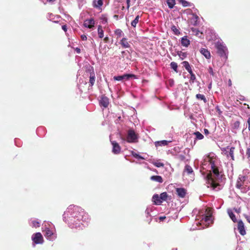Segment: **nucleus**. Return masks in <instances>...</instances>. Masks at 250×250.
<instances>
[{"mask_svg":"<svg viewBox=\"0 0 250 250\" xmlns=\"http://www.w3.org/2000/svg\"><path fill=\"white\" fill-rule=\"evenodd\" d=\"M206 214L202 215V218L201 220L202 223H206V226L208 227L210 224L212 223V211L211 208H207L206 209Z\"/></svg>","mask_w":250,"mask_h":250,"instance_id":"nucleus-1","label":"nucleus"},{"mask_svg":"<svg viewBox=\"0 0 250 250\" xmlns=\"http://www.w3.org/2000/svg\"><path fill=\"white\" fill-rule=\"evenodd\" d=\"M215 47L217 49V54L221 57H224L225 59L227 58V48L222 43L220 42H217L215 43Z\"/></svg>","mask_w":250,"mask_h":250,"instance_id":"nucleus-2","label":"nucleus"},{"mask_svg":"<svg viewBox=\"0 0 250 250\" xmlns=\"http://www.w3.org/2000/svg\"><path fill=\"white\" fill-rule=\"evenodd\" d=\"M130 78L137 79L135 75L132 74H126L123 75L114 76L113 79L115 81H127Z\"/></svg>","mask_w":250,"mask_h":250,"instance_id":"nucleus-3","label":"nucleus"},{"mask_svg":"<svg viewBox=\"0 0 250 250\" xmlns=\"http://www.w3.org/2000/svg\"><path fill=\"white\" fill-rule=\"evenodd\" d=\"M138 139L137 134L135 133L134 130H129L128 131L126 141L127 142L131 143L136 142Z\"/></svg>","mask_w":250,"mask_h":250,"instance_id":"nucleus-4","label":"nucleus"},{"mask_svg":"<svg viewBox=\"0 0 250 250\" xmlns=\"http://www.w3.org/2000/svg\"><path fill=\"white\" fill-rule=\"evenodd\" d=\"M32 240L36 244H42L43 242V238L40 232H37L32 236Z\"/></svg>","mask_w":250,"mask_h":250,"instance_id":"nucleus-5","label":"nucleus"},{"mask_svg":"<svg viewBox=\"0 0 250 250\" xmlns=\"http://www.w3.org/2000/svg\"><path fill=\"white\" fill-rule=\"evenodd\" d=\"M207 179L208 181V184L210 185V186L212 187L213 189L219 185L218 183L216 182L214 178L212 177V175L211 173H208L207 175Z\"/></svg>","mask_w":250,"mask_h":250,"instance_id":"nucleus-6","label":"nucleus"},{"mask_svg":"<svg viewBox=\"0 0 250 250\" xmlns=\"http://www.w3.org/2000/svg\"><path fill=\"white\" fill-rule=\"evenodd\" d=\"M111 142L113 146L112 152L115 154H119L121 152V148L119 144L116 141H111Z\"/></svg>","mask_w":250,"mask_h":250,"instance_id":"nucleus-7","label":"nucleus"},{"mask_svg":"<svg viewBox=\"0 0 250 250\" xmlns=\"http://www.w3.org/2000/svg\"><path fill=\"white\" fill-rule=\"evenodd\" d=\"M95 21L93 18L85 20L83 23V25L84 27L90 29L93 27Z\"/></svg>","mask_w":250,"mask_h":250,"instance_id":"nucleus-8","label":"nucleus"},{"mask_svg":"<svg viewBox=\"0 0 250 250\" xmlns=\"http://www.w3.org/2000/svg\"><path fill=\"white\" fill-rule=\"evenodd\" d=\"M109 104V99L105 96H102L100 101V105L106 108L108 107Z\"/></svg>","mask_w":250,"mask_h":250,"instance_id":"nucleus-9","label":"nucleus"},{"mask_svg":"<svg viewBox=\"0 0 250 250\" xmlns=\"http://www.w3.org/2000/svg\"><path fill=\"white\" fill-rule=\"evenodd\" d=\"M237 229L241 235H244L246 234V232L245 229L244 225L242 221L239 220L238 222Z\"/></svg>","mask_w":250,"mask_h":250,"instance_id":"nucleus-10","label":"nucleus"},{"mask_svg":"<svg viewBox=\"0 0 250 250\" xmlns=\"http://www.w3.org/2000/svg\"><path fill=\"white\" fill-rule=\"evenodd\" d=\"M246 177L245 176H242L241 177H239L237 179L236 184V187L237 188L241 189L243 186Z\"/></svg>","mask_w":250,"mask_h":250,"instance_id":"nucleus-11","label":"nucleus"},{"mask_svg":"<svg viewBox=\"0 0 250 250\" xmlns=\"http://www.w3.org/2000/svg\"><path fill=\"white\" fill-rule=\"evenodd\" d=\"M210 164L211 165V167L213 174L216 177H218L219 175V171L218 167L215 166V163L213 161L210 160Z\"/></svg>","mask_w":250,"mask_h":250,"instance_id":"nucleus-12","label":"nucleus"},{"mask_svg":"<svg viewBox=\"0 0 250 250\" xmlns=\"http://www.w3.org/2000/svg\"><path fill=\"white\" fill-rule=\"evenodd\" d=\"M178 196L180 198H184L186 194V190L184 188H177L176 189Z\"/></svg>","mask_w":250,"mask_h":250,"instance_id":"nucleus-13","label":"nucleus"},{"mask_svg":"<svg viewBox=\"0 0 250 250\" xmlns=\"http://www.w3.org/2000/svg\"><path fill=\"white\" fill-rule=\"evenodd\" d=\"M120 43L123 48H126L130 47L129 42L127 41V39L126 38H123L121 40Z\"/></svg>","mask_w":250,"mask_h":250,"instance_id":"nucleus-14","label":"nucleus"},{"mask_svg":"<svg viewBox=\"0 0 250 250\" xmlns=\"http://www.w3.org/2000/svg\"><path fill=\"white\" fill-rule=\"evenodd\" d=\"M200 52L206 59H209L210 58V53L208 49L202 48L200 49Z\"/></svg>","mask_w":250,"mask_h":250,"instance_id":"nucleus-15","label":"nucleus"},{"mask_svg":"<svg viewBox=\"0 0 250 250\" xmlns=\"http://www.w3.org/2000/svg\"><path fill=\"white\" fill-rule=\"evenodd\" d=\"M103 4V0H94L93 1V7L99 9H101V7Z\"/></svg>","mask_w":250,"mask_h":250,"instance_id":"nucleus-16","label":"nucleus"},{"mask_svg":"<svg viewBox=\"0 0 250 250\" xmlns=\"http://www.w3.org/2000/svg\"><path fill=\"white\" fill-rule=\"evenodd\" d=\"M181 44L185 47H188L190 44V41L187 36H184L181 39Z\"/></svg>","mask_w":250,"mask_h":250,"instance_id":"nucleus-17","label":"nucleus"},{"mask_svg":"<svg viewBox=\"0 0 250 250\" xmlns=\"http://www.w3.org/2000/svg\"><path fill=\"white\" fill-rule=\"evenodd\" d=\"M170 142H171V141H167L166 140L156 141L155 142V146L156 147L160 146H167L168 144V143Z\"/></svg>","mask_w":250,"mask_h":250,"instance_id":"nucleus-18","label":"nucleus"},{"mask_svg":"<svg viewBox=\"0 0 250 250\" xmlns=\"http://www.w3.org/2000/svg\"><path fill=\"white\" fill-rule=\"evenodd\" d=\"M152 199L155 205H160L162 203L158 194H154L152 197Z\"/></svg>","mask_w":250,"mask_h":250,"instance_id":"nucleus-19","label":"nucleus"},{"mask_svg":"<svg viewBox=\"0 0 250 250\" xmlns=\"http://www.w3.org/2000/svg\"><path fill=\"white\" fill-rule=\"evenodd\" d=\"M150 179L152 181L162 183L163 182V179L161 176L153 175L150 177Z\"/></svg>","mask_w":250,"mask_h":250,"instance_id":"nucleus-20","label":"nucleus"},{"mask_svg":"<svg viewBox=\"0 0 250 250\" xmlns=\"http://www.w3.org/2000/svg\"><path fill=\"white\" fill-rule=\"evenodd\" d=\"M182 63L185 69L188 72V73H191V71H192L189 62L187 61H184Z\"/></svg>","mask_w":250,"mask_h":250,"instance_id":"nucleus-21","label":"nucleus"},{"mask_svg":"<svg viewBox=\"0 0 250 250\" xmlns=\"http://www.w3.org/2000/svg\"><path fill=\"white\" fill-rule=\"evenodd\" d=\"M44 236L47 238L48 239L51 240V236L53 235V232L52 231L50 230L48 228H46L45 230Z\"/></svg>","mask_w":250,"mask_h":250,"instance_id":"nucleus-22","label":"nucleus"},{"mask_svg":"<svg viewBox=\"0 0 250 250\" xmlns=\"http://www.w3.org/2000/svg\"><path fill=\"white\" fill-rule=\"evenodd\" d=\"M185 172H187L188 174H190L193 172V170L190 166L186 165L183 171V173Z\"/></svg>","mask_w":250,"mask_h":250,"instance_id":"nucleus-23","label":"nucleus"},{"mask_svg":"<svg viewBox=\"0 0 250 250\" xmlns=\"http://www.w3.org/2000/svg\"><path fill=\"white\" fill-rule=\"evenodd\" d=\"M228 213L229 215V217L231 218V219L234 222H237V219L235 217V215L234 214V213L232 212V210L230 209H229L228 210Z\"/></svg>","mask_w":250,"mask_h":250,"instance_id":"nucleus-24","label":"nucleus"},{"mask_svg":"<svg viewBox=\"0 0 250 250\" xmlns=\"http://www.w3.org/2000/svg\"><path fill=\"white\" fill-rule=\"evenodd\" d=\"M98 34L100 38H103L104 37V30H103L102 26L100 25H99L98 27Z\"/></svg>","mask_w":250,"mask_h":250,"instance_id":"nucleus-25","label":"nucleus"},{"mask_svg":"<svg viewBox=\"0 0 250 250\" xmlns=\"http://www.w3.org/2000/svg\"><path fill=\"white\" fill-rule=\"evenodd\" d=\"M95 73H93L92 74H91V75H90L89 76V83H90V85L92 86L94 83H95Z\"/></svg>","mask_w":250,"mask_h":250,"instance_id":"nucleus-26","label":"nucleus"},{"mask_svg":"<svg viewBox=\"0 0 250 250\" xmlns=\"http://www.w3.org/2000/svg\"><path fill=\"white\" fill-rule=\"evenodd\" d=\"M196 97L198 100L203 101L204 103H206L207 102V100L204 95L201 94H197L196 95Z\"/></svg>","mask_w":250,"mask_h":250,"instance_id":"nucleus-27","label":"nucleus"},{"mask_svg":"<svg viewBox=\"0 0 250 250\" xmlns=\"http://www.w3.org/2000/svg\"><path fill=\"white\" fill-rule=\"evenodd\" d=\"M139 19H140V16L137 15L135 17V19L131 21V26H133V27H135L136 26L137 24L138 23V22L139 21Z\"/></svg>","mask_w":250,"mask_h":250,"instance_id":"nucleus-28","label":"nucleus"},{"mask_svg":"<svg viewBox=\"0 0 250 250\" xmlns=\"http://www.w3.org/2000/svg\"><path fill=\"white\" fill-rule=\"evenodd\" d=\"M193 134L196 136V140H202L204 138V136L199 131L194 132Z\"/></svg>","mask_w":250,"mask_h":250,"instance_id":"nucleus-29","label":"nucleus"},{"mask_svg":"<svg viewBox=\"0 0 250 250\" xmlns=\"http://www.w3.org/2000/svg\"><path fill=\"white\" fill-rule=\"evenodd\" d=\"M159 197H160V199L162 200V202L163 201L167 200V198L168 197V195L166 192H164L162 193L160 195Z\"/></svg>","mask_w":250,"mask_h":250,"instance_id":"nucleus-30","label":"nucleus"},{"mask_svg":"<svg viewBox=\"0 0 250 250\" xmlns=\"http://www.w3.org/2000/svg\"><path fill=\"white\" fill-rule=\"evenodd\" d=\"M115 34L117 36V38H119L124 35V33L122 30L120 29H117L115 31Z\"/></svg>","mask_w":250,"mask_h":250,"instance_id":"nucleus-31","label":"nucleus"},{"mask_svg":"<svg viewBox=\"0 0 250 250\" xmlns=\"http://www.w3.org/2000/svg\"><path fill=\"white\" fill-rule=\"evenodd\" d=\"M167 4L170 9L173 8L175 4V0H167Z\"/></svg>","mask_w":250,"mask_h":250,"instance_id":"nucleus-32","label":"nucleus"},{"mask_svg":"<svg viewBox=\"0 0 250 250\" xmlns=\"http://www.w3.org/2000/svg\"><path fill=\"white\" fill-rule=\"evenodd\" d=\"M86 71L87 73H88L90 75L93 73H95L94 68L92 66H90V65H88L86 67Z\"/></svg>","mask_w":250,"mask_h":250,"instance_id":"nucleus-33","label":"nucleus"},{"mask_svg":"<svg viewBox=\"0 0 250 250\" xmlns=\"http://www.w3.org/2000/svg\"><path fill=\"white\" fill-rule=\"evenodd\" d=\"M170 67L172 69H173L176 72H177V64L176 62H172L170 63Z\"/></svg>","mask_w":250,"mask_h":250,"instance_id":"nucleus-34","label":"nucleus"},{"mask_svg":"<svg viewBox=\"0 0 250 250\" xmlns=\"http://www.w3.org/2000/svg\"><path fill=\"white\" fill-rule=\"evenodd\" d=\"M171 29L175 35H178L180 34V32L175 25H172Z\"/></svg>","mask_w":250,"mask_h":250,"instance_id":"nucleus-35","label":"nucleus"},{"mask_svg":"<svg viewBox=\"0 0 250 250\" xmlns=\"http://www.w3.org/2000/svg\"><path fill=\"white\" fill-rule=\"evenodd\" d=\"M235 147H231L230 148L229 152V155L231 157V159L233 160H234V151Z\"/></svg>","mask_w":250,"mask_h":250,"instance_id":"nucleus-36","label":"nucleus"},{"mask_svg":"<svg viewBox=\"0 0 250 250\" xmlns=\"http://www.w3.org/2000/svg\"><path fill=\"white\" fill-rule=\"evenodd\" d=\"M190 75V83H193L194 82V81L196 79V76L193 74V72L191 71V73H189Z\"/></svg>","mask_w":250,"mask_h":250,"instance_id":"nucleus-37","label":"nucleus"},{"mask_svg":"<svg viewBox=\"0 0 250 250\" xmlns=\"http://www.w3.org/2000/svg\"><path fill=\"white\" fill-rule=\"evenodd\" d=\"M32 223L33 224V226L35 228H38L40 227V223L37 220H33L32 222Z\"/></svg>","mask_w":250,"mask_h":250,"instance_id":"nucleus-38","label":"nucleus"},{"mask_svg":"<svg viewBox=\"0 0 250 250\" xmlns=\"http://www.w3.org/2000/svg\"><path fill=\"white\" fill-rule=\"evenodd\" d=\"M154 165L157 167H163L164 166V164L161 162L155 163L154 164Z\"/></svg>","mask_w":250,"mask_h":250,"instance_id":"nucleus-39","label":"nucleus"},{"mask_svg":"<svg viewBox=\"0 0 250 250\" xmlns=\"http://www.w3.org/2000/svg\"><path fill=\"white\" fill-rule=\"evenodd\" d=\"M178 55L182 59H183L186 57V53L181 51L180 53H178Z\"/></svg>","mask_w":250,"mask_h":250,"instance_id":"nucleus-40","label":"nucleus"},{"mask_svg":"<svg viewBox=\"0 0 250 250\" xmlns=\"http://www.w3.org/2000/svg\"><path fill=\"white\" fill-rule=\"evenodd\" d=\"M122 117L121 116H119L117 119L116 121H115V123L116 124H120L122 123Z\"/></svg>","mask_w":250,"mask_h":250,"instance_id":"nucleus-41","label":"nucleus"},{"mask_svg":"<svg viewBox=\"0 0 250 250\" xmlns=\"http://www.w3.org/2000/svg\"><path fill=\"white\" fill-rule=\"evenodd\" d=\"M132 155L133 156L136 158H139V159H144V158L142 157L141 156H140V155L137 154V153H132Z\"/></svg>","mask_w":250,"mask_h":250,"instance_id":"nucleus-42","label":"nucleus"},{"mask_svg":"<svg viewBox=\"0 0 250 250\" xmlns=\"http://www.w3.org/2000/svg\"><path fill=\"white\" fill-rule=\"evenodd\" d=\"M208 72L210 74H211V75L213 76L214 73H213V69L212 68V67H209V68H208Z\"/></svg>","mask_w":250,"mask_h":250,"instance_id":"nucleus-43","label":"nucleus"},{"mask_svg":"<svg viewBox=\"0 0 250 250\" xmlns=\"http://www.w3.org/2000/svg\"><path fill=\"white\" fill-rule=\"evenodd\" d=\"M188 2L185 0L182 1V4L184 6H187L188 5Z\"/></svg>","mask_w":250,"mask_h":250,"instance_id":"nucleus-44","label":"nucleus"},{"mask_svg":"<svg viewBox=\"0 0 250 250\" xmlns=\"http://www.w3.org/2000/svg\"><path fill=\"white\" fill-rule=\"evenodd\" d=\"M216 111L218 112L219 115H221L222 113V111H221L220 109L218 106H217L216 108Z\"/></svg>","mask_w":250,"mask_h":250,"instance_id":"nucleus-45","label":"nucleus"},{"mask_svg":"<svg viewBox=\"0 0 250 250\" xmlns=\"http://www.w3.org/2000/svg\"><path fill=\"white\" fill-rule=\"evenodd\" d=\"M81 39L83 41H86L87 40V37L84 35H82L81 36Z\"/></svg>","mask_w":250,"mask_h":250,"instance_id":"nucleus-46","label":"nucleus"},{"mask_svg":"<svg viewBox=\"0 0 250 250\" xmlns=\"http://www.w3.org/2000/svg\"><path fill=\"white\" fill-rule=\"evenodd\" d=\"M62 29H63V31H64L65 32H66L67 31V26L66 25H63L62 26Z\"/></svg>","mask_w":250,"mask_h":250,"instance_id":"nucleus-47","label":"nucleus"},{"mask_svg":"<svg viewBox=\"0 0 250 250\" xmlns=\"http://www.w3.org/2000/svg\"><path fill=\"white\" fill-rule=\"evenodd\" d=\"M234 210H235V212H236L237 213H240L241 212L240 208H234Z\"/></svg>","mask_w":250,"mask_h":250,"instance_id":"nucleus-48","label":"nucleus"},{"mask_svg":"<svg viewBox=\"0 0 250 250\" xmlns=\"http://www.w3.org/2000/svg\"><path fill=\"white\" fill-rule=\"evenodd\" d=\"M104 41L105 42H108L109 41V38L108 37H105L104 39Z\"/></svg>","mask_w":250,"mask_h":250,"instance_id":"nucleus-49","label":"nucleus"},{"mask_svg":"<svg viewBox=\"0 0 250 250\" xmlns=\"http://www.w3.org/2000/svg\"><path fill=\"white\" fill-rule=\"evenodd\" d=\"M75 50L77 52V53H81V49L79 48H78V47L76 48Z\"/></svg>","mask_w":250,"mask_h":250,"instance_id":"nucleus-50","label":"nucleus"},{"mask_svg":"<svg viewBox=\"0 0 250 250\" xmlns=\"http://www.w3.org/2000/svg\"><path fill=\"white\" fill-rule=\"evenodd\" d=\"M204 133L206 135H208L209 134V131L207 129H204Z\"/></svg>","mask_w":250,"mask_h":250,"instance_id":"nucleus-51","label":"nucleus"},{"mask_svg":"<svg viewBox=\"0 0 250 250\" xmlns=\"http://www.w3.org/2000/svg\"><path fill=\"white\" fill-rule=\"evenodd\" d=\"M121 53H122V57H124L125 55H126V52L125 51H122Z\"/></svg>","mask_w":250,"mask_h":250,"instance_id":"nucleus-52","label":"nucleus"},{"mask_svg":"<svg viewBox=\"0 0 250 250\" xmlns=\"http://www.w3.org/2000/svg\"><path fill=\"white\" fill-rule=\"evenodd\" d=\"M166 218V216H160L159 217V220L161 221H163L164 219H165Z\"/></svg>","mask_w":250,"mask_h":250,"instance_id":"nucleus-53","label":"nucleus"},{"mask_svg":"<svg viewBox=\"0 0 250 250\" xmlns=\"http://www.w3.org/2000/svg\"><path fill=\"white\" fill-rule=\"evenodd\" d=\"M228 85L229 86H231L232 85V83L230 79H229L228 81Z\"/></svg>","mask_w":250,"mask_h":250,"instance_id":"nucleus-54","label":"nucleus"},{"mask_svg":"<svg viewBox=\"0 0 250 250\" xmlns=\"http://www.w3.org/2000/svg\"><path fill=\"white\" fill-rule=\"evenodd\" d=\"M102 19H103V22H104V23L107 22V20L106 18L104 17Z\"/></svg>","mask_w":250,"mask_h":250,"instance_id":"nucleus-55","label":"nucleus"},{"mask_svg":"<svg viewBox=\"0 0 250 250\" xmlns=\"http://www.w3.org/2000/svg\"><path fill=\"white\" fill-rule=\"evenodd\" d=\"M246 218L247 221L250 223V216H247Z\"/></svg>","mask_w":250,"mask_h":250,"instance_id":"nucleus-56","label":"nucleus"},{"mask_svg":"<svg viewBox=\"0 0 250 250\" xmlns=\"http://www.w3.org/2000/svg\"><path fill=\"white\" fill-rule=\"evenodd\" d=\"M247 124L248 125H250V117L248 118L247 120Z\"/></svg>","mask_w":250,"mask_h":250,"instance_id":"nucleus-57","label":"nucleus"},{"mask_svg":"<svg viewBox=\"0 0 250 250\" xmlns=\"http://www.w3.org/2000/svg\"><path fill=\"white\" fill-rule=\"evenodd\" d=\"M132 18V16H129L128 17V18H126V20H127V21H129V19H130V18Z\"/></svg>","mask_w":250,"mask_h":250,"instance_id":"nucleus-58","label":"nucleus"},{"mask_svg":"<svg viewBox=\"0 0 250 250\" xmlns=\"http://www.w3.org/2000/svg\"><path fill=\"white\" fill-rule=\"evenodd\" d=\"M129 1L130 0H127V8H128L129 7Z\"/></svg>","mask_w":250,"mask_h":250,"instance_id":"nucleus-59","label":"nucleus"},{"mask_svg":"<svg viewBox=\"0 0 250 250\" xmlns=\"http://www.w3.org/2000/svg\"><path fill=\"white\" fill-rule=\"evenodd\" d=\"M48 1L50 2H53L55 1V0H47Z\"/></svg>","mask_w":250,"mask_h":250,"instance_id":"nucleus-60","label":"nucleus"},{"mask_svg":"<svg viewBox=\"0 0 250 250\" xmlns=\"http://www.w3.org/2000/svg\"><path fill=\"white\" fill-rule=\"evenodd\" d=\"M248 129L249 130H250V126H248Z\"/></svg>","mask_w":250,"mask_h":250,"instance_id":"nucleus-61","label":"nucleus"}]
</instances>
